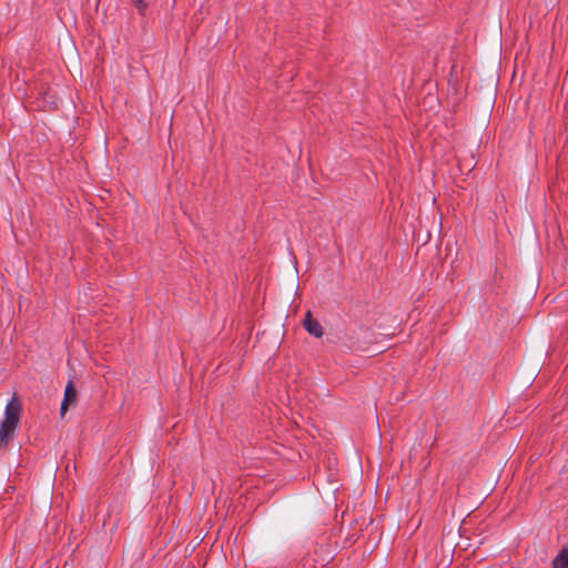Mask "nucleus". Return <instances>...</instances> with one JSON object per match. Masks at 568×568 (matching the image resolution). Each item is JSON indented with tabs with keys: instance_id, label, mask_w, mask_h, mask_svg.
I'll return each instance as SVG.
<instances>
[{
	"instance_id": "obj_1",
	"label": "nucleus",
	"mask_w": 568,
	"mask_h": 568,
	"mask_svg": "<svg viewBox=\"0 0 568 568\" xmlns=\"http://www.w3.org/2000/svg\"><path fill=\"white\" fill-rule=\"evenodd\" d=\"M21 410L22 405L19 398L13 395V397L8 402L6 406L3 420L10 424L19 425Z\"/></svg>"
},
{
	"instance_id": "obj_2",
	"label": "nucleus",
	"mask_w": 568,
	"mask_h": 568,
	"mask_svg": "<svg viewBox=\"0 0 568 568\" xmlns=\"http://www.w3.org/2000/svg\"><path fill=\"white\" fill-rule=\"evenodd\" d=\"M77 402V389L73 385L72 381H69L65 389H64V396L61 403L60 407V415L63 417L67 413L68 408L72 405H74Z\"/></svg>"
},
{
	"instance_id": "obj_3",
	"label": "nucleus",
	"mask_w": 568,
	"mask_h": 568,
	"mask_svg": "<svg viewBox=\"0 0 568 568\" xmlns=\"http://www.w3.org/2000/svg\"><path fill=\"white\" fill-rule=\"evenodd\" d=\"M304 328L307 331L308 334L315 336V337H322L324 334V329L322 325L313 318L311 311H307L304 318Z\"/></svg>"
},
{
	"instance_id": "obj_4",
	"label": "nucleus",
	"mask_w": 568,
	"mask_h": 568,
	"mask_svg": "<svg viewBox=\"0 0 568 568\" xmlns=\"http://www.w3.org/2000/svg\"><path fill=\"white\" fill-rule=\"evenodd\" d=\"M18 425L2 420L0 424V448L7 446L8 442L13 438Z\"/></svg>"
},
{
	"instance_id": "obj_5",
	"label": "nucleus",
	"mask_w": 568,
	"mask_h": 568,
	"mask_svg": "<svg viewBox=\"0 0 568 568\" xmlns=\"http://www.w3.org/2000/svg\"><path fill=\"white\" fill-rule=\"evenodd\" d=\"M552 568H568V549H562L552 560Z\"/></svg>"
},
{
	"instance_id": "obj_6",
	"label": "nucleus",
	"mask_w": 568,
	"mask_h": 568,
	"mask_svg": "<svg viewBox=\"0 0 568 568\" xmlns=\"http://www.w3.org/2000/svg\"><path fill=\"white\" fill-rule=\"evenodd\" d=\"M42 94V98H43V101L45 103H50V104H54L55 105V101L53 100V94L51 93V89L48 88V90L41 92Z\"/></svg>"
},
{
	"instance_id": "obj_7",
	"label": "nucleus",
	"mask_w": 568,
	"mask_h": 568,
	"mask_svg": "<svg viewBox=\"0 0 568 568\" xmlns=\"http://www.w3.org/2000/svg\"><path fill=\"white\" fill-rule=\"evenodd\" d=\"M132 2L134 3L140 13H143L144 10L146 9V3L144 2V0H132Z\"/></svg>"
},
{
	"instance_id": "obj_8",
	"label": "nucleus",
	"mask_w": 568,
	"mask_h": 568,
	"mask_svg": "<svg viewBox=\"0 0 568 568\" xmlns=\"http://www.w3.org/2000/svg\"><path fill=\"white\" fill-rule=\"evenodd\" d=\"M105 523H106V519H105V517L103 516V517H102V524L104 525Z\"/></svg>"
}]
</instances>
